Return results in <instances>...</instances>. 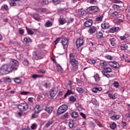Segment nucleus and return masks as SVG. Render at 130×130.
I'll return each mask as SVG.
<instances>
[{
    "mask_svg": "<svg viewBox=\"0 0 130 130\" xmlns=\"http://www.w3.org/2000/svg\"><path fill=\"white\" fill-rule=\"evenodd\" d=\"M10 73H12L13 71H17L19 68V61L16 59H13L9 64Z\"/></svg>",
    "mask_w": 130,
    "mask_h": 130,
    "instance_id": "obj_1",
    "label": "nucleus"
},
{
    "mask_svg": "<svg viewBox=\"0 0 130 130\" xmlns=\"http://www.w3.org/2000/svg\"><path fill=\"white\" fill-rule=\"evenodd\" d=\"M45 54L40 50L37 52H34L32 54V58L38 60V59H42L44 57Z\"/></svg>",
    "mask_w": 130,
    "mask_h": 130,
    "instance_id": "obj_2",
    "label": "nucleus"
},
{
    "mask_svg": "<svg viewBox=\"0 0 130 130\" xmlns=\"http://www.w3.org/2000/svg\"><path fill=\"white\" fill-rule=\"evenodd\" d=\"M17 108L20 112H24V111L28 110L29 106L26 103H21L18 105Z\"/></svg>",
    "mask_w": 130,
    "mask_h": 130,
    "instance_id": "obj_3",
    "label": "nucleus"
},
{
    "mask_svg": "<svg viewBox=\"0 0 130 130\" xmlns=\"http://www.w3.org/2000/svg\"><path fill=\"white\" fill-rule=\"evenodd\" d=\"M104 69L105 71H103L102 72V74L106 78H110V75H109L108 73H111L112 72V69L109 67L104 68Z\"/></svg>",
    "mask_w": 130,
    "mask_h": 130,
    "instance_id": "obj_4",
    "label": "nucleus"
},
{
    "mask_svg": "<svg viewBox=\"0 0 130 130\" xmlns=\"http://www.w3.org/2000/svg\"><path fill=\"white\" fill-rule=\"evenodd\" d=\"M67 110H68V105H62L58 109V114H62V113H64Z\"/></svg>",
    "mask_w": 130,
    "mask_h": 130,
    "instance_id": "obj_5",
    "label": "nucleus"
},
{
    "mask_svg": "<svg viewBox=\"0 0 130 130\" xmlns=\"http://www.w3.org/2000/svg\"><path fill=\"white\" fill-rule=\"evenodd\" d=\"M8 72L11 73L9 64H4L0 68V74L2 72Z\"/></svg>",
    "mask_w": 130,
    "mask_h": 130,
    "instance_id": "obj_6",
    "label": "nucleus"
},
{
    "mask_svg": "<svg viewBox=\"0 0 130 130\" xmlns=\"http://www.w3.org/2000/svg\"><path fill=\"white\" fill-rule=\"evenodd\" d=\"M85 40L82 38H79L76 40V46L77 48H80L81 46L84 45Z\"/></svg>",
    "mask_w": 130,
    "mask_h": 130,
    "instance_id": "obj_7",
    "label": "nucleus"
},
{
    "mask_svg": "<svg viewBox=\"0 0 130 130\" xmlns=\"http://www.w3.org/2000/svg\"><path fill=\"white\" fill-rule=\"evenodd\" d=\"M61 44L63 46L64 49H67L68 46H69V39L64 38L61 40Z\"/></svg>",
    "mask_w": 130,
    "mask_h": 130,
    "instance_id": "obj_8",
    "label": "nucleus"
},
{
    "mask_svg": "<svg viewBox=\"0 0 130 130\" xmlns=\"http://www.w3.org/2000/svg\"><path fill=\"white\" fill-rule=\"evenodd\" d=\"M43 110V108H42V106H41V105H37L34 108V112H37L38 113H40Z\"/></svg>",
    "mask_w": 130,
    "mask_h": 130,
    "instance_id": "obj_9",
    "label": "nucleus"
},
{
    "mask_svg": "<svg viewBox=\"0 0 130 130\" xmlns=\"http://www.w3.org/2000/svg\"><path fill=\"white\" fill-rule=\"evenodd\" d=\"M70 63L73 66L74 68H76L78 70V66H79V62L76 59H71L70 60Z\"/></svg>",
    "mask_w": 130,
    "mask_h": 130,
    "instance_id": "obj_10",
    "label": "nucleus"
},
{
    "mask_svg": "<svg viewBox=\"0 0 130 130\" xmlns=\"http://www.w3.org/2000/svg\"><path fill=\"white\" fill-rule=\"evenodd\" d=\"M77 15L79 17H82V16H85L86 15V11L82 9H79L77 11Z\"/></svg>",
    "mask_w": 130,
    "mask_h": 130,
    "instance_id": "obj_11",
    "label": "nucleus"
},
{
    "mask_svg": "<svg viewBox=\"0 0 130 130\" xmlns=\"http://www.w3.org/2000/svg\"><path fill=\"white\" fill-rule=\"evenodd\" d=\"M17 2L18 3L21 2V0H10L9 2V4L11 7H16L17 6Z\"/></svg>",
    "mask_w": 130,
    "mask_h": 130,
    "instance_id": "obj_12",
    "label": "nucleus"
},
{
    "mask_svg": "<svg viewBox=\"0 0 130 130\" xmlns=\"http://www.w3.org/2000/svg\"><path fill=\"white\" fill-rule=\"evenodd\" d=\"M92 24H93V20H92L91 19H89L88 20L85 21V22L84 23V26L87 27H91Z\"/></svg>",
    "mask_w": 130,
    "mask_h": 130,
    "instance_id": "obj_13",
    "label": "nucleus"
},
{
    "mask_svg": "<svg viewBox=\"0 0 130 130\" xmlns=\"http://www.w3.org/2000/svg\"><path fill=\"white\" fill-rule=\"evenodd\" d=\"M99 9L97 6H92L89 8V11L92 12V13H97Z\"/></svg>",
    "mask_w": 130,
    "mask_h": 130,
    "instance_id": "obj_14",
    "label": "nucleus"
},
{
    "mask_svg": "<svg viewBox=\"0 0 130 130\" xmlns=\"http://www.w3.org/2000/svg\"><path fill=\"white\" fill-rule=\"evenodd\" d=\"M91 90L93 93H98V92H101L102 91V88L100 87H95L93 88Z\"/></svg>",
    "mask_w": 130,
    "mask_h": 130,
    "instance_id": "obj_15",
    "label": "nucleus"
},
{
    "mask_svg": "<svg viewBox=\"0 0 130 130\" xmlns=\"http://www.w3.org/2000/svg\"><path fill=\"white\" fill-rule=\"evenodd\" d=\"M110 27V25L109 24V23L105 21L104 24H102V28L103 29H108Z\"/></svg>",
    "mask_w": 130,
    "mask_h": 130,
    "instance_id": "obj_16",
    "label": "nucleus"
},
{
    "mask_svg": "<svg viewBox=\"0 0 130 130\" xmlns=\"http://www.w3.org/2000/svg\"><path fill=\"white\" fill-rule=\"evenodd\" d=\"M96 31V27L95 26H91L88 30V32L90 34H94Z\"/></svg>",
    "mask_w": 130,
    "mask_h": 130,
    "instance_id": "obj_17",
    "label": "nucleus"
},
{
    "mask_svg": "<svg viewBox=\"0 0 130 130\" xmlns=\"http://www.w3.org/2000/svg\"><path fill=\"white\" fill-rule=\"evenodd\" d=\"M57 94V90L54 89H51L50 91V95L51 96V97H54L55 95Z\"/></svg>",
    "mask_w": 130,
    "mask_h": 130,
    "instance_id": "obj_18",
    "label": "nucleus"
},
{
    "mask_svg": "<svg viewBox=\"0 0 130 130\" xmlns=\"http://www.w3.org/2000/svg\"><path fill=\"white\" fill-rule=\"evenodd\" d=\"M45 111L50 114L53 111V108L52 107H48L45 109Z\"/></svg>",
    "mask_w": 130,
    "mask_h": 130,
    "instance_id": "obj_19",
    "label": "nucleus"
},
{
    "mask_svg": "<svg viewBox=\"0 0 130 130\" xmlns=\"http://www.w3.org/2000/svg\"><path fill=\"white\" fill-rule=\"evenodd\" d=\"M38 117H39V113H37L36 112H35L31 115V119H34L35 118H38Z\"/></svg>",
    "mask_w": 130,
    "mask_h": 130,
    "instance_id": "obj_20",
    "label": "nucleus"
},
{
    "mask_svg": "<svg viewBox=\"0 0 130 130\" xmlns=\"http://www.w3.org/2000/svg\"><path fill=\"white\" fill-rule=\"evenodd\" d=\"M93 120L94 121V122H95L96 124L99 126V127H103V125L97 119H94Z\"/></svg>",
    "mask_w": 130,
    "mask_h": 130,
    "instance_id": "obj_21",
    "label": "nucleus"
},
{
    "mask_svg": "<svg viewBox=\"0 0 130 130\" xmlns=\"http://www.w3.org/2000/svg\"><path fill=\"white\" fill-rule=\"evenodd\" d=\"M112 120H118L120 118V116L119 115H117L116 116H113L110 117Z\"/></svg>",
    "mask_w": 130,
    "mask_h": 130,
    "instance_id": "obj_22",
    "label": "nucleus"
},
{
    "mask_svg": "<svg viewBox=\"0 0 130 130\" xmlns=\"http://www.w3.org/2000/svg\"><path fill=\"white\" fill-rule=\"evenodd\" d=\"M46 11V9L45 8H39L36 9V12H38V13H40L41 14L42 13H44V12H45Z\"/></svg>",
    "mask_w": 130,
    "mask_h": 130,
    "instance_id": "obj_23",
    "label": "nucleus"
},
{
    "mask_svg": "<svg viewBox=\"0 0 130 130\" xmlns=\"http://www.w3.org/2000/svg\"><path fill=\"white\" fill-rule=\"evenodd\" d=\"M69 127L70 128H74V126L75 125V122H74V120L70 119L69 121Z\"/></svg>",
    "mask_w": 130,
    "mask_h": 130,
    "instance_id": "obj_24",
    "label": "nucleus"
},
{
    "mask_svg": "<svg viewBox=\"0 0 130 130\" xmlns=\"http://www.w3.org/2000/svg\"><path fill=\"white\" fill-rule=\"evenodd\" d=\"M71 94H74V92L71 90V89H68L66 93L64 95V99L67 98V96L71 95Z\"/></svg>",
    "mask_w": 130,
    "mask_h": 130,
    "instance_id": "obj_25",
    "label": "nucleus"
},
{
    "mask_svg": "<svg viewBox=\"0 0 130 130\" xmlns=\"http://www.w3.org/2000/svg\"><path fill=\"white\" fill-rule=\"evenodd\" d=\"M71 116L73 117V118H78L79 114L77 112H73L71 113Z\"/></svg>",
    "mask_w": 130,
    "mask_h": 130,
    "instance_id": "obj_26",
    "label": "nucleus"
},
{
    "mask_svg": "<svg viewBox=\"0 0 130 130\" xmlns=\"http://www.w3.org/2000/svg\"><path fill=\"white\" fill-rule=\"evenodd\" d=\"M93 78H94L95 82H98L100 81V76H99V74H98L94 75Z\"/></svg>",
    "mask_w": 130,
    "mask_h": 130,
    "instance_id": "obj_27",
    "label": "nucleus"
},
{
    "mask_svg": "<svg viewBox=\"0 0 130 130\" xmlns=\"http://www.w3.org/2000/svg\"><path fill=\"white\" fill-rule=\"evenodd\" d=\"M32 18L36 20V21H40V17H39V14H35L32 16Z\"/></svg>",
    "mask_w": 130,
    "mask_h": 130,
    "instance_id": "obj_28",
    "label": "nucleus"
},
{
    "mask_svg": "<svg viewBox=\"0 0 130 130\" xmlns=\"http://www.w3.org/2000/svg\"><path fill=\"white\" fill-rule=\"evenodd\" d=\"M14 81L15 83H16V84H21L22 83V80H21V79L20 78H14Z\"/></svg>",
    "mask_w": 130,
    "mask_h": 130,
    "instance_id": "obj_29",
    "label": "nucleus"
},
{
    "mask_svg": "<svg viewBox=\"0 0 130 130\" xmlns=\"http://www.w3.org/2000/svg\"><path fill=\"white\" fill-rule=\"evenodd\" d=\"M59 22L60 25H63L67 23V20L64 18H61L59 19Z\"/></svg>",
    "mask_w": 130,
    "mask_h": 130,
    "instance_id": "obj_30",
    "label": "nucleus"
},
{
    "mask_svg": "<svg viewBox=\"0 0 130 130\" xmlns=\"http://www.w3.org/2000/svg\"><path fill=\"white\" fill-rule=\"evenodd\" d=\"M24 41L26 42V43H29L30 42H32V40L28 37H26L24 38Z\"/></svg>",
    "mask_w": 130,
    "mask_h": 130,
    "instance_id": "obj_31",
    "label": "nucleus"
},
{
    "mask_svg": "<svg viewBox=\"0 0 130 130\" xmlns=\"http://www.w3.org/2000/svg\"><path fill=\"white\" fill-rule=\"evenodd\" d=\"M96 38L100 39L103 38V34L100 31L96 33Z\"/></svg>",
    "mask_w": 130,
    "mask_h": 130,
    "instance_id": "obj_32",
    "label": "nucleus"
},
{
    "mask_svg": "<svg viewBox=\"0 0 130 130\" xmlns=\"http://www.w3.org/2000/svg\"><path fill=\"white\" fill-rule=\"evenodd\" d=\"M53 124V121L50 120L45 124V127H49V126H50V125H52Z\"/></svg>",
    "mask_w": 130,
    "mask_h": 130,
    "instance_id": "obj_33",
    "label": "nucleus"
},
{
    "mask_svg": "<svg viewBox=\"0 0 130 130\" xmlns=\"http://www.w3.org/2000/svg\"><path fill=\"white\" fill-rule=\"evenodd\" d=\"M26 30L27 32V34H28V35H33V34H34V32H33V31L31 30L30 29V28H28L27 27H26Z\"/></svg>",
    "mask_w": 130,
    "mask_h": 130,
    "instance_id": "obj_34",
    "label": "nucleus"
},
{
    "mask_svg": "<svg viewBox=\"0 0 130 130\" xmlns=\"http://www.w3.org/2000/svg\"><path fill=\"white\" fill-rule=\"evenodd\" d=\"M113 85L116 89H117L119 87V83L118 81H114Z\"/></svg>",
    "mask_w": 130,
    "mask_h": 130,
    "instance_id": "obj_35",
    "label": "nucleus"
},
{
    "mask_svg": "<svg viewBox=\"0 0 130 130\" xmlns=\"http://www.w3.org/2000/svg\"><path fill=\"white\" fill-rule=\"evenodd\" d=\"M109 41H110L111 44L113 46H115V45H116V44L115 43V38L110 39Z\"/></svg>",
    "mask_w": 130,
    "mask_h": 130,
    "instance_id": "obj_36",
    "label": "nucleus"
},
{
    "mask_svg": "<svg viewBox=\"0 0 130 130\" xmlns=\"http://www.w3.org/2000/svg\"><path fill=\"white\" fill-rule=\"evenodd\" d=\"M108 96L111 98V99H113V100H115V99H116V96H115V94H112L111 93L109 92L108 93Z\"/></svg>",
    "mask_w": 130,
    "mask_h": 130,
    "instance_id": "obj_37",
    "label": "nucleus"
},
{
    "mask_svg": "<svg viewBox=\"0 0 130 130\" xmlns=\"http://www.w3.org/2000/svg\"><path fill=\"white\" fill-rule=\"evenodd\" d=\"M109 66L112 68H114V69H118L119 68V65L115 66L114 64L112 63V61L109 62Z\"/></svg>",
    "mask_w": 130,
    "mask_h": 130,
    "instance_id": "obj_38",
    "label": "nucleus"
},
{
    "mask_svg": "<svg viewBox=\"0 0 130 130\" xmlns=\"http://www.w3.org/2000/svg\"><path fill=\"white\" fill-rule=\"evenodd\" d=\"M103 19V15H100L99 16H98L95 20L96 21H97V22H102Z\"/></svg>",
    "mask_w": 130,
    "mask_h": 130,
    "instance_id": "obj_39",
    "label": "nucleus"
},
{
    "mask_svg": "<svg viewBox=\"0 0 130 130\" xmlns=\"http://www.w3.org/2000/svg\"><path fill=\"white\" fill-rule=\"evenodd\" d=\"M69 56H70V60H71V59H75V56H76V54L74 53H70Z\"/></svg>",
    "mask_w": 130,
    "mask_h": 130,
    "instance_id": "obj_40",
    "label": "nucleus"
},
{
    "mask_svg": "<svg viewBox=\"0 0 130 130\" xmlns=\"http://www.w3.org/2000/svg\"><path fill=\"white\" fill-rule=\"evenodd\" d=\"M116 126H117L116 123H115V122L112 123L110 125V128H111L112 129H115V128L116 127Z\"/></svg>",
    "mask_w": 130,
    "mask_h": 130,
    "instance_id": "obj_41",
    "label": "nucleus"
},
{
    "mask_svg": "<svg viewBox=\"0 0 130 130\" xmlns=\"http://www.w3.org/2000/svg\"><path fill=\"white\" fill-rule=\"evenodd\" d=\"M121 49H127L128 48V46L127 44H122L120 46Z\"/></svg>",
    "mask_w": 130,
    "mask_h": 130,
    "instance_id": "obj_42",
    "label": "nucleus"
},
{
    "mask_svg": "<svg viewBox=\"0 0 130 130\" xmlns=\"http://www.w3.org/2000/svg\"><path fill=\"white\" fill-rule=\"evenodd\" d=\"M83 90L84 89H83V88L81 87L80 86L76 87V91L79 92V93H82Z\"/></svg>",
    "mask_w": 130,
    "mask_h": 130,
    "instance_id": "obj_43",
    "label": "nucleus"
},
{
    "mask_svg": "<svg viewBox=\"0 0 130 130\" xmlns=\"http://www.w3.org/2000/svg\"><path fill=\"white\" fill-rule=\"evenodd\" d=\"M61 2V0H52V3L56 6L57 5H59Z\"/></svg>",
    "mask_w": 130,
    "mask_h": 130,
    "instance_id": "obj_44",
    "label": "nucleus"
},
{
    "mask_svg": "<svg viewBox=\"0 0 130 130\" xmlns=\"http://www.w3.org/2000/svg\"><path fill=\"white\" fill-rule=\"evenodd\" d=\"M46 27H51L52 26V23L50 21H48L45 24Z\"/></svg>",
    "mask_w": 130,
    "mask_h": 130,
    "instance_id": "obj_45",
    "label": "nucleus"
},
{
    "mask_svg": "<svg viewBox=\"0 0 130 130\" xmlns=\"http://www.w3.org/2000/svg\"><path fill=\"white\" fill-rule=\"evenodd\" d=\"M70 100L71 102H76L77 99L74 96H71L70 97Z\"/></svg>",
    "mask_w": 130,
    "mask_h": 130,
    "instance_id": "obj_46",
    "label": "nucleus"
},
{
    "mask_svg": "<svg viewBox=\"0 0 130 130\" xmlns=\"http://www.w3.org/2000/svg\"><path fill=\"white\" fill-rule=\"evenodd\" d=\"M31 77L33 79H37V78H42V77H43V76L34 74L32 75Z\"/></svg>",
    "mask_w": 130,
    "mask_h": 130,
    "instance_id": "obj_47",
    "label": "nucleus"
},
{
    "mask_svg": "<svg viewBox=\"0 0 130 130\" xmlns=\"http://www.w3.org/2000/svg\"><path fill=\"white\" fill-rule=\"evenodd\" d=\"M66 118H69V113H67L61 117V119H66Z\"/></svg>",
    "mask_w": 130,
    "mask_h": 130,
    "instance_id": "obj_48",
    "label": "nucleus"
},
{
    "mask_svg": "<svg viewBox=\"0 0 130 130\" xmlns=\"http://www.w3.org/2000/svg\"><path fill=\"white\" fill-rule=\"evenodd\" d=\"M61 39V38H57L54 41V45H56V44H57V43H58L59 42V41H60V40Z\"/></svg>",
    "mask_w": 130,
    "mask_h": 130,
    "instance_id": "obj_49",
    "label": "nucleus"
},
{
    "mask_svg": "<svg viewBox=\"0 0 130 130\" xmlns=\"http://www.w3.org/2000/svg\"><path fill=\"white\" fill-rule=\"evenodd\" d=\"M119 38L121 40L124 41V42H126V41H127V39H126V38L125 36H120L119 37Z\"/></svg>",
    "mask_w": 130,
    "mask_h": 130,
    "instance_id": "obj_50",
    "label": "nucleus"
},
{
    "mask_svg": "<svg viewBox=\"0 0 130 130\" xmlns=\"http://www.w3.org/2000/svg\"><path fill=\"white\" fill-rule=\"evenodd\" d=\"M67 86H68V87H70V90H72V87H73V82L69 81V83Z\"/></svg>",
    "mask_w": 130,
    "mask_h": 130,
    "instance_id": "obj_51",
    "label": "nucleus"
},
{
    "mask_svg": "<svg viewBox=\"0 0 130 130\" xmlns=\"http://www.w3.org/2000/svg\"><path fill=\"white\" fill-rule=\"evenodd\" d=\"M23 64L24 66H25V67H27L29 64V61H28L27 59H25L23 61Z\"/></svg>",
    "mask_w": 130,
    "mask_h": 130,
    "instance_id": "obj_52",
    "label": "nucleus"
},
{
    "mask_svg": "<svg viewBox=\"0 0 130 130\" xmlns=\"http://www.w3.org/2000/svg\"><path fill=\"white\" fill-rule=\"evenodd\" d=\"M116 16H118V12H113L111 14V17H116Z\"/></svg>",
    "mask_w": 130,
    "mask_h": 130,
    "instance_id": "obj_53",
    "label": "nucleus"
},
{
    "mask_svg": "<svg viewBox=\"0 0 130 130\" xmlns=\"http://www.w3.org/2000/svg\"><path fill=\"white\" fill-rule=\"evenodd\" d=\"M113 8L114 10H119V9H120V6L117 5H114Z\"/></svg>",
    "mask_w": 130,
    "mask_h": 130,
    "instance_id": "obj_54",
    "label": "nucleus"
},
{
    "mask_svg": "<svg viewBox=\"0 0 130 130\" xmlns=\"http://www.w3.org/2000/svg\"><path fill=\"white\" fill-rule=\"evenodd\" d=\"M38 73H39V74H45V73H46V71L41 69L38 71Z\"/></svg>",
    "mask_w": 130,
    "mask_h": 130,
    "instance_id": "obj_55",
    "label": "nucleus"
},
{
    "mask_svg": "<svg viewBox=\"0 0 130 130\" xmlns=\"http://www.w3.org/2000/svg\"><path fill=\"white\" fill-rule=\"evenodd\" d=\"M31 129H36L37 128V124L36 123L32 124V125L31 126Z\"/></svg>",
    "mask_w": 130,
    "mask_h": 130,
    "instance_id": "obj_56",
    "label": "nucleus"
},
{
    "mask_svg": "<svg viewBox=\"0 0 130 130\" xmlns=\"http://www.w3.org/2000/svg\"><path fill=\"white\" fill-rule=\"evenodd\" d=\"M80 115L84 118V119H86L87 118V116H86V114H84V113H80Z\"/></svg>",
    "mask_w": 130,
    "mask_h": 130,
    "instance_id": "obj_57",
    "label": "nucleus"
},
{
    "mask_svg": "<svg viewBox=\"0 0 130 130\" xmlns=\"http://www.w3.org/2000/svg\"><path fill=\"white\" fill-rule=\"evenodd\" d=\"M50 86H51V84H50V83H45V85L44 87H45V88H50Z\"/></svg>",
    "mask_w": 130,
    "mask_h": 130,
    "instance_id": "obj_58",
    "label": "nucleus"
},
{
    "mask_svg": "<svg viewBox=\"0 0 130 130\" xmlns=\"http://www.w3.org/2000/svg\"><path fill=\"white\" fill-rule=\"evenodd\" d=\"M105 58H106L107 59H110V60H111V59H112V56L109 55H106L105 56Z\"/></svg>",
    "mask_w": 130,
    "mask_h": 130,
    "instance_id": "obj_59",
    "label": "nucleus"
},
{
    "mask_svg": "<svg viewBox=\"0 0 130 130\" xmlns=\"http://www.w3.org/2000/svg\"><path fill=\"white\" fill-rule=\"evenodd\" d=\"M77 110L78 111H82V110H83V107L81 105H79L77 107Z\"/></svg>",
    "mask_w": 130,
    "mask_h": 130,
    "instance_id": "obj_60",
    "label": "nucleus"
},
{
    "mask_svg": "<svg viewBox=\"0 0 130 130\" xmlns=\"http://www.w3.org/2000/svg\"><path fill=\"white\" fill-rule=\"evenodd\" d=\"M2 8L4 9L5 10H9V7L7 5H4L2 6Z\"/></svg>",
    "mask_w": 130,
    "mask_h": 130,
    "instance_id": "obj_61",
    "label": "nucleus"
},
{
    "mask_svg": "<svg viewBox=\"0 0 130 130\" xmlns=\"http://www.w3.org/2000/svg\"><path fill=\"white\" fill-rule=\"evenodd\" d=\"M6 82H8V83H11L12 82V80L10 77H6Z\"/></svg>",
    "mask_w": 130,
    "mask_h": 130,
    "instance_id": "obj_62",
    "label": "nucleus"
},
{
    "mask_svg": "<svg viewBox=\"0 0 130 130\" xmlns=\"http://www.w3.org/2000/svg\"><path fill=\"white\" fill-rule=\"evenodd\" d=\"M28 91H22L20 93L21 95H28Z\"/></svg>",
    "mask_w": 130,
    "mask_h": 130,
    "instance_id": "obj_63",
    "label": "nucleus"
},
{
    "mask_svg": "<svg viewBox=\"0 0 130 130\" xmlns=\"http://www.w3.org/2000/svg\"><path fill=\"white\" fill-rule=\"evenodd\" d=\"M102 67H106L107 66V63L106 62H104L101 63Z\"/></svg>",
    "mask_w": 130,
    "mask_h": 130,
    "instance_id": "obj_64",
    "label": "nucleus"
}]
</instances>
